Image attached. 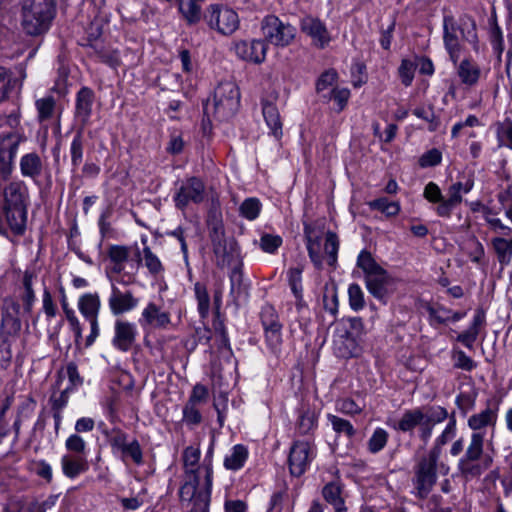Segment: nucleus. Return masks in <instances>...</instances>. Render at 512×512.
<instances>
[{"mask_svg":"<svg viewBox=\"0 0 512 512\" xmlns=\"http://www.w3.org/2000/svg\"><path fill=\"white\" fill-rule=\"evenodd\" d=\"M499 415V405H488L470 415L467 426L469 441L458 462V470L466 478L480 477L494 462L493 439Z\"/></svg>","mask_w":512,"mask_h":512,"instance_id":"obj_1","label":"nucleus"},{"mask_svg":"<svg viewBox=\"0 0 512 512\" xmlns=\"http://www.w3.org/2000/svg\"><path fill=\"white\" fill-rule=\"evenodd\" d=\"M201 451L188 446L183 451L184 481L179 489L182 506L190 512H208L213 484L210 459L199 464Z\"/></svg>","mask_w":512,"mask_h":512,"instance_id":"obj_2","label":"nucleus"},{"mask_svg":"<svg viewBox=\"0 0 512 512\" xmlns=\"http://www.w3.org/2000/svg\"><path fill=\"white\" fill-rule=\"evenodd\" d=\"M56 16V0H22L20 25L29 36L49 31Z\"/></svg>","mask_w":512,"mask_h":512,"instance_id":"obj_3","label":"nucleus"},{"mask_svg":"<svg viewBox=\"0 0 512 512\" xmlns=\"http://www.w3.org/2000/svg\"><path fill=\"white\" fill-rule=\"evenodd\" d=\"M357 266L365 275L367 290L377 299L383 300L388 295L387 286L391 279L386 272L372 257L371 253L362 250L357 257Z\"/></svg>","mask_w":512,"mask_h":512,"instance_id":"obj_4","label":"nucleus"},{"mask_svg":"<svg viewBox=\"0 0 512 512\" xmlns=\"http://www.w3.org/2000/svg\"><path fill=\"white\" fill-rule=\"evenodd\" d=\"M240 106V91L238 86L231 81L221 82L214 90L212 103L204 107L205 113L213 108L215 116L221 120L232 117Z\"/></svg>","mask_w":512,"mask_h":512,"instance_id":"obj_5","label":"nucleus"},{"mask_svg":"<svg viewBox=\"0 0 512 512\" xmlns=\"http://www.w3.org/2000/svg\"><path fill=\"white\" fill-rule=\"evenodd\" d=\"M260 29L267 45L271 44L277 48L290 46L297 35L295 26L272 14L262 19Z\"/></svg>","mask_w":512,"mask_h":512,"instance_id":"obj_6","label":"nucleus"},{"mask_svg":"<svg viewBox=\"0 0 512 512\" xmlns=\"http://www.w3.org/2000/svg\"><path fill=\"white\" fill-rule=\"evenodd\" d=\"M361 329L362 322L358 318L351 319L349 326L341 325L337 327L333 335V346L339 357L349 358L360 353L359 335Z\"/></svg>","mask_w":512,"mask_h":512,"instance_id":"obj_7","label":"nucleus"},{"mask_svg":"<svg viewBox=\"0 0 512 512\" xmlns=\"http://www.w3.org/2000/svg\"><path fill=\"white\" fill-rule=\"evenodd\" d=\"M204 19L209 28L224 36L232 35L240 26L238 13L224 4L209 5Z\"/></svg>","mask_w":512,"mask_h":512,"instance_id":"obj_8","label":"nucleus"},{"mask_svg":"<svg viewBox=\"0 0 512 512\" xmlns=\"http://www.w3.org/2000/svg\"><path fill=\"white\" fill-rule=\"evenodd\" d=\"M106 437L114 456L122 461L130 458L136 465L143 464V452L137 439H130L126 432L118 428L106 432Z\"/></svg>","mask_w":512,"mask_h":512,"instance_id":"obj_9","label":"nucleus"},{"mask_svg":"<svg viewBox=\"0 0 512 512\" xmlns=\"http://www.w3.org/2000/svg\"><path fill=\"white\" fill-rule=\"evenodd\" d=\"M135 261L130 259L132 247L125 245H110L107 255L112 264V271L117 274L128 275L132 278L138 272L141 263V251L137 245L134 247Z\"/></svg>","mask_w":512,"mask_h":512,"instance_id":"obj_10","label":"nucleus"},{"mask_svg":"<svg viewBox=\"0 0 512 512\" xmlns=\"http://www.w3.org/2000/svg\"><path fill=\"white\" fill-rule=\"evenodd\" d=\"M216 264L220 268L231 269V281L241 276L242 263L237 243L233 239H223L214 243Z\"/></svg>","mask_w":512,"mask_h":512,"instance_id":"obj_11","label":"nucleus"},{"mask_svg":"<svg viewBox=\"0 0 512 512\" xmlns=\"http://www.w3.org/2000/svg\"><path fill=\"white\" fill-rule=\"evenodd\" d=\"M316 456L314 444L309 440H296L293 442L288 457V466L291 475L299 477L310 467Z\"/></svg>","mask_w":512,"mask_h":512,"instance_id":"obj_12","label":"nucleus"},{"mask_svg":"<svg viewBox=\"0 0 512 512\" xmlns=\"http://www.w3.org/2000/svg\"><path fill=\"white\" fill-rule=\"evenodd\" d=\"M438 459L437 450L430 451L427 457L423 458L418 465L414 485L416 495L421 499L427 497L436 482V465Z\"/></svg>","mask_w":512,"mask_h":512,"instance_id":"obj_13","label":"nucleus"},{"mask_svg":"<svg viewBox=\"0 0 512 512\" xmlns=\"http://www.w3.org/2000/svg\"><path fill=\"white\" fill-rule=\"evenodd\" d=\"M205 198V185L197 177L182 181L173 195L176 208L184 211L192 204H199Z\"/></svg>","mask_w":512,"mask_h":512,"instance_id":"obj_14","label":"nucleus"},{"mask_svg":"<svg viewBox=\"0 0 512 512\" xmlns=\"http://www.w3.org/2000/svg\"><path fill=\"white\" fill-rule=\"evenodd\" d=\"M260 320L267 347L271 352L277 353L282 345V324L275 308L268 304L264 305L260 312Z\"/></svg>","mask_w":512,"mask_h":512,"instance_id":"obj_15","label":"nucleus"},{"mask_svg":"<svg viewBox=\"0 0 512 512\" xmlns=\"http://www.w3.org/2000/svg\"><path fill=\"white\" fill-rule=\"evenodd\" d=\"M232 49L239 59L260 64L266 59L268 46L263 39L239 40L234 42Z\"/></svg>","mask_w":512,"mask_h":512,"instance_id":"obj_16","label":"nucleus"},{"mask_svg":"<svg viewBox=\"0 0 512 512\" xmlns=\"http://www.w3.org/2000/svg\"><path fill=\"white\" fill-rule=\"evenodd\" d=\"M474 187V181L468 178L466 181H457L449 188L445 201L436 207V213L440 217L449 218L454 208H456L463 200V194L469 193Z\"/></svg>","mask_w":512,"mask_h":512,"instance_id":"obj_17","label":"nucleus"},{"mask_svg":"<svg viewBox=\"0 0 512 512\" xmlns=\"http://www.w3.org/2000/svg\"><path fill=\"white\" fill-rule=\"evenodd\" d=\"M300 29L311 38L312 44L319 48H326L332 41L330 32L326 25L318 18L306 16L300 21Z\"/></svg>","mask_w":512,"mask_h":512,"instance_id":"obj_18","label":"nucleus"},{"mask_svg":"<svg viewBox=\"0 0 512 512\" xmlns=\"http://www.w3.org/2000/svg\"><path fill=\"white\" fill-rule=\"evenodd\" d=\"M142 329H166L171 324V314L162 310L155 302H148L138 319Z\"/></svg>","mask_w":512,"mask_h":512,"instance_id":"obj_19","label":"nucleus"},{"mask_svg":"<svg viewBox=\"0 0 512 512\" xmlns=\"http://www.w3.org/2000/svg\"><path fill=\"white\" fill-rule=\"evenodd\" d=\"M138 336V329L135 323L124 319H117L114 324L113 346L122 351H129L134 345Z\"/></svg>","mask_w":512,"mask_h":512,"instance_id":"obj_20","label":"nucleus"},{"mask_svg":"<svg viewBox=\"0 0 512 512\" xmlns=\"http://www.w3.org/2000/svg\"><path fill=\"white\" fill-rule=\"evenodd\" d=\"M139 299L129 290L122 291L112 284L111 294L108 298V306L114 316L122 315L136 309Z\"/></svg>","mask_w":512,"mask_h":512,"instance_id":"obj_21","label":"nucleus"},{"mask_svg":"<svg viewBox=\"0 0 512 512\" xmlns=\"http://www.w3.org/2000/svg\"><path fill=\"white\" fill-rule=\"evenodd\" d=\"M424 409L415 408L407 410L399 419L396 429L402 432H412L418 427L419 437L427 443L429 440V428L425 425Z\"/></svg>","mask_w":512,"mask_h":512,"instance_id":"obj_22","label":"nucleus"},{"mask_svg":"<svg viewBox=\"0 0 512 512\" xmlns=\"http://www.w3.org/2000/svg\"><path fill=\"white\" fill-rule=\"evenodd\" d=\"M443 39L445 48L450 56V59L456 64L460 58V38L459 28L452 16H445L443 19Z\"/></svg>","mask_w":512,"mask_h":512,"instance_id":"obj_23","label":"nucleus"},{"mask_svg":"<svg viewBox=\"0 0 512 512\" xmlns=\"http://www.w3.org/2000/svg\"><path fill=\"white\" fill-rule=\"evenodd\" d=\"M480 207V212L487 225L488 233L492 236H511L512 227L503 223L498 217V213L488 206L477 204Z\"/></svg>","mask_w":512,"mask_h":512,"instance_id":"obj_24","label":"nucleus"},{"mask_svg":"<svg viewBox=\"0 0 512 512\" xmlns=\"http://www.w3.org/2000/svg\"><path fill=\"white\" fill-rule=\"evenodd\" d=\"M63 474L69 479H75L89 469L86 456L63 455L61 457Z\"/></svg>","mask_w":512,"mask_h":512,"instance_id":"obj_25","label":"nucleus"},{"mask_svg":"<svg viewBox=\"0 0 512 512\" xmlns=\"http://www.w3.org/2000/svg\"><path fill=\"white\" fill-rule=\"evenodd\" d=\"M94 103V92L88 88L83 87L79 90L76 96V117L86 125L89 122L92 107Z\"/></svg>","mask_w":512,"mask_h":512,"instance_id":"obj_26","label":"nucleus"},{"mask_svg":"<svg viewBox=\"0 0 512 512\" xmlns=\"http://www.w3.org/2000/svg\"><path fill=\"white\" fill-rule=\"evenodd\" d=\"M490 247L492 248L498 262L502 266L508 265L512 260V235L491 236Z\"/></svg>","mask_w":512,"mask_h":512,"instance_id":"obj_27","label":"nucleus"},{"mask_svg":"<svg viewBox=\"0 0 512 512\" xmlns=\"http://www.w3.org/2000/svg\"><path fill=\"white\" fill-rule=\"evenodd\" d=\"M77 307L86 320L98 318L101 309L99 294L94 292L81 295L78 299Z\"/></svg>","mask_w":512,"mask_h":512,"instance_id":"obj_28","label":"nucleus"},{"mask_svg":"<svg viewBox=\"0 0 512 512\" xmlns=\"http://www.w3.org/2000/svg\"><path fill=\"white\" fill-rule=\"evenodd\" d=\"M262 113L270 133L279 140L282 137V122L276 105L264 100L262 102Z\"/></svg>","mask_w":512,"mask_h":512,"instance_id":"obj_29","label":"nucleus"},{"mask_svg":"<svg viewBox=\"0 0 512 512\" xmlns=\"http://www.w3.org/2000/svg\"><path fill=\"white\" fill-rule=\"evenodd\" d=\"M304 234L309 257L315 267L320 269L324 259V256L321 252V240L319 236L314 233V230L308 225H305L304 227Z\"/></svg>","mask_w":512,"mask_h":512,"instance_id":"obj_30","label":"nucleus"},{"mask_svg":"<svg viewBox=\"0 0 512 512\" xmlns=\"http://www.w3.org/2000/svg\"><path fill=\"white\" fill-rule=\"evenodd\" d=\"M5 205L26 207L27 188L22 182H12L4 190Z\"/></svg>","mask_w":512,"mask_h":512,"instance_id":"obj_31","label":"nucleus"},{"mask_svg":"<svg viewBox=\"0 0 512 512\" xmlns=\"http://www.w3.org/2000/svg\"><path fill=\"white\" fill-rule=\"evenodd\" d=\"M4 212L10 229L17 235L22 234L26 227V207L4 206Z\"/></svg>","mask_w":512,"mask_h":512,"instance_id":"obj_32","label":"nucleus"},{"mask_svg":"<svg viewBox=\"0 0 512 512\" xmlns=\"http://www.w3.org/2000/svg\"><path fill=\"white\" fill-rule=\"evenodd\" d=\"M249 451L242 444L234 445L225 456L223 465L226 469L237 471L241 469L248 459Z\"/></svg>","mask_w":512,"mask_h":512,"instance_id":"obj_33","label":"nucleus"},{"mask_svg":"<svg viewBox=\"0 0 512 512\" xmlns=\"http://www.w3.org/2000/svg\"><path fill=\"white\" fill-rule=\"evenodd\" d=\"M457 74L463 84L473 86L479 81L481 70L473 61L464 59L457 67Z\"/></svg>","mask_w":512,"mask_h":512,"instance_id":"obj_34","label":"nucleus"},{"mask_svg":"<svg viewBox=\"0 0 512 512\" xmlns=\"http://www.w3.org/2000/svg\"><path fill=\"white\" fill-rule=\"evenodd\" d=\"M324 499L334 507L336 512H345L346 507L342 498V487L338 482L327 483L322 490Z\"/></svg>","mask_w":512,"mask_h":512,"instance_id":"obj_35","label":"nucleus"},{"mask_svg":"<svg viewBox=\"0 0 512 512\" xmlns=\"http://www.w3.org/2000/svg\"><path fill=\"white\" fill-rule=\"evenodd\" d=\"M43 164L38 154L28 153L20 159V170L24 177L36 178L42 173Z\"/></svg>","mask_w":512,"mask_h":512,"instance_id":"obj_36","label":"nucleus"},{"mask_svg":"<svg viewBox=\"0 0 512 512\" xmlns=\"http://www.w3.org/2000/svg\"><path fill=\"white\" fill-rule=\"evenodd\" d=\"M371 210L379 211L386 217H394L400 213L401 206L398 201H391L386 197H380L367 203Z\"/></svg>","mask_w":512,"mask_h":512,"instance_id":"obj_37","label":"nucleus"},{"mask_svg":"<svg viewBox=\"0 0 512 512\" xmlns=\"http://www.w3.org/2000/svg\"><path fill=\"white\" fill-rule=\"evenodd\" d=\"M456 432H457L456 418H455V415L452 414L449 417V421L446 424L444 430L435 439L434 447L430 451L437 450V457H440L442 447L445 444H447L448 442H450L456 436Z\"/></svg>","mask_w":512,"mask_h":512,"instance_id":"obj_38","label":"nucleus"},{"mask_svg":"<svg viewBox=\"0 0 512 512\" xmlns=\"http://www.w3.org/2000/svg\"><path fill=\"white\" fill-rule=\"evenodd\" d=\"M448 411L441 406H434L428 409H424L425 425L429 428V438L432 436L433 428L435 425L449 420Z\"/></svg>","mask_w":512,"mask_h":512,"instance_id":"obj_39","label":"nucleus"},{"mask_svg":"<svg viewBox=\"0 0 512 512\" xmlns=\"http://www.w3.org/2000/svg\"><path fill=\"white\" fill-rule=\"evenodd\" d=\"M153 276H158L164 272V266L159 257L154 254L149 246H144L141 252V261Z\"/></svg>","mask_w":512,"mask_h":512,"instance_id":"obj_40","label":"nucleus"},{"mask_svg":"<svg viewBox=\"0 0 512 512\" xmlns=\"http://www.w3.org/2000/svg\"><path fill=\"white\" fill-rule=\"evenodd\" d=\"M327 419L335 433L345 435L348 438H352L356 434V430L350 421L333 414H327Z\"/></svg>","mask_w":512,"mask_h":512,"instance_id":"obj_41","label":"nucleus"},{"mask_svg":"<svg viewBox=\"0 0 512 512\" xmlns=\"http://www.w3.org/2000/svg\"><path fill=\"white\" fill-rule=\"evenodd\" d=\"M388 432L383 428H376L367 442L368 451L376 454L384 449L388 442Z\"/></svg>","mask_w":512,"mask_h":512,"instance_id":"obj_42","label":"nucleus"},{"mask_svg":"<svg viewBox=\"0 0 512 512\" xmlns=\"http://www.w3.org/2000/svg\"><path fill=\"white\" fill-rule=\"evenodd\" d=\"M339 250V240L335 233L329 231L326 234L324 244V254L326 255L327 263L334 266L337 262V254Z\"/></svg>","mask_w":512,"mask_h":512,"instance_id":"obj_43","label":"nucleus"},{"mask_svg":"<svg viewBox=\"0 0 512 512\" xmlns=\"http://www.w3.org/2000/svg\"><path fill=\"white\" fill-rule=\"evenodd\" d=\"M196 1L189 0L186 3L181 1L179 4V10L189 24H195L201 18V8Z\"/></svg>","mask_w":512,"mask_h":512,"instance_id":"obj_44","label":"nucleus"},{"mask_svg":"<svg viewBox=\"0 0 512 512\" xmlns=\"http://www.w3.org/2000/svg\"><path fill=\"white\" fill-rule=\"evenodd\" d=\"M83 150H84V139L81 131H78L71 142L70 145V156H71V164L74 168L78 167L83 159Z\"/></svg>","mask_w":512,"mask_h":512,"instance_id":"obj_45","label":"nucleus"},{"mask_svg":"<svg viewBox=\"0 0 512 512\" xmlns=\"http://www.w3.org/2000/svg\"><path fill=\"white\" fill-rule=\"evenodd\" d=\"M65 448L76 456H86L87 443L79 434L70 435L65 441Z\"/></svg>","mask_w":512,"mask_h":512,"instance_id":"obj_46","label":"nucleus"},{"mask_svg":"<svg viewBox=\"0 0 512 512\" xmlns=\"http://www.w3.org/2000/svg\"><path fill=\"white\" fill-rule=\"evenodd\" d=\"M35 105L38 111L39 121L43 122L52 117L55 107V101L52 96L38 99Z\"/></svg>","mask_w":512,"mask_h":512,"instance_id":"obj_47","label":"nucleus"},{"mask_svg":"<svg viewBox=\"0 0 512 512\" xmlns=\"http://www.w3.org/2000/svg\"><path fill=\"white\" fill-rule=\"evenodd\" d=\"M260 210L261 203L256 198H248L240 206L241 215L250 221L259 216Z\"/></svg>","mask_w":512,"mask_h":512,"instance_id":"obj_48","label":"nucleus"},{"mask_svg":"<svg viewBox=\"0 0 512 512\" xmlns=\"http://www.w3.org/2000/svg\"><path fill=\"white\" fill-rule=\"evenodd\" d=\"M416 70V64L409 60L403 59L398 69V74L401 79V82L405 86H410L414 79V74Z\"/></svg>","mask_w":512,"mask_h":512,"instance_id":"obj_49","label":"nucleus"},{"mask_svg":"<svg viewBox=\"0 0 512 512\" xmlns=\"http://www.w3.org/2000/svg\"><path fill=\"white\" fill-rule=\"evenodd\" d=\"M349 304L352 310L359 311L364 308V293L358 284H351L348 288Z\"/></svg>","mask_w":512,"mask_h":512,"instance_id":"obj_50","label":"nucleus"},{"mask_svg":"<svg viewBox=\"0 0 512 512\" xmlns=\"http://www.w3.org/2000/svg\"><path fill=\"white\" fill-rule=\"evenodd\" d=\"M194 292L198 302L199 312L201 315H205L208 312L210 306V297L208 291L203 284L197 282L194 285Z\"/></svg>","mask_w":512,"mask_h":512,"instance_id":"obj_51","label":"nucleus"},{"mask_svg":"<svg viewBox=\"0 0 512 512\" xmlns=\"http://www.w3.org/2000/svg\"><path fill=\"white\" fill-rule=\"evenodd\" d=\"M168 235L176 238L180 242L181 252L183 253V259L185 262L186 267L188 268V271H191L190 264H189V258H188V246L186 242L187 229L179 226L175 230L168 232Z\"/></svg>","mask_w":512,"mask_h":512,"instance_id":"obj_52","label":"nucleus"},{"mask_svg":"<svg viewBox=\"0 0 512 512\" xmlns=\"http://www.w3.org/2000/svg\"><path fill=\"white\" fill-rule=\"evenodd\" d=\"M350 98V90L348 88H332L329 91V99L336 103V110L342 111Z\"/></svg>","mask_w":512,"mask_h":512,"instance_id":"obj_53","label":"nucleus"},{"mask_svg":"<svg viewBox=\"0 0 512 512\" xmlns=\"http://www.w3.org/2000/svg\"><path fill=\"white\" fill-rule=\"evenodd\" d=\"M288 281L294 296L300 299L302 297V270L299 268L289 269Z\"/></svg>","mask_w":512,"mask_h":512,"instance_id":"obj_54","label":"nucleus"},{"mask_svg":"<svg viewBox=\"0 0 512 512\" xmlns=\"http://www.w3.org/2000/svg\"><path fill=\"white\" fill-rule=\"evenodd\" d=\"M423 196L427 201L431 203H438V205L446 200L443 197L440 187L434 182H429L426 184L424 187Z\"/></svg>","mask_w":512,"mask_h":512,"instance_id":"obj_55","label":"nucleus"},{"mask_svg":"<svg viewBox=\"0 0 512 512\" xmlns=\"http://www.w3.org/2000/svg\"><path fill=\"white\" fill-rule=\"evenodd\" d=\"M454 366L456 368L471 371L476 367V363L462 350H455L453 352Z\"/></svg>","mask_w":512,"mask_h":512,"instance_id":"obj_56","label":"nucleus"},{"mask_svg":"<svg viewBox=\"0 0 512 512\" xmlns=\"http://www.w3.org/2000/svg\"><path fill=\"white\" fill-rule=\"evenodd\" d=\"M282 244V238L274 234H264L260 238V247L267 253H274Z\"/></svg>","mask_w":512,"mask_h":512,"instance_id":"obj_57","label":"nucleus"},{"mask_svg":"<svg viewBox=\"0 0 512 512\" xmlns=\"http://www.w3.org/2000/svg\"><path fill=\"white\" fill-rule=\"evenodd\" d=\"M336 411L347 414L355 415L362 411V408L352 399H339L335 403Z\"/></svg>","mask_w":512,"mask_h":512,"instance_id":"obj_58","label":"nucleus"},{"mask_svg":"<svg viewBox=\"0 0 512 512\" xmlns=\"http://www.w3.org/2000/svg\"><path fill=\"white\" fill-rule=\"evenodd\" d=\"M42 310L47 318V320H51L57 315V306L53 300V297L50 291L47 288H44L42 295Z\"/></svg>","mask_w":512,"mask_h":512,"instance_id":"obj_59","label":"nucleus"},{"mask_svg":"<svg viewBox=\"0 0 512 512\" xmlns=\"http://www.w3.org/2000/svg\"><path fill=\"white\" fill-rule=\"evenodd\" d=\"M413 114L416 117L427 121L429 123L428 129L430 131H435L438 128L439 121L435 117V114H434V111L432 108L419 107L413 111Z\"/></svg>","mask_w":512,"mask_h":512,"instance_id":"obj_60","label":"nucleus"},{"mask_svg":"<svg viewBox=\"0 0 512 512\" xmlns=\"http://www.w3.org/2000/svg\"><path fill=\"white\" fill-rule=\"evenodd\" d=\"M337 73L334 70H328L324 72L318 79L316 84L317 92L322 93L328 89H332L336 83Z\"/></svg>","mask_w":512,"mask_h":512,"instance_id":"obj_61","label":"nucleus"},{"mask_svg":"<svg viewBox=\"0 0 512 512\" xmlns=\"http://www.w3.org/2000/svg\"><path fill=\"white\" fill-rule=\"evenodd\" d=\"M183 421L188 425H198L202 416L196 405L186 403L183 408Z\"/></svg>","mask_w":512,"mask_h":512,"instance_id":"obj_62","label":"nucleus"},{"mask_svg":"<svg viewBox=\"0 0 512 512\" xmlns=\"http://www.w3.org/2000/svg\"><path fill=\"white\" fill-rule=\"evenodd\" d=\"M441 160V152L438 149H431L420 157L419 165L423 168L433 167L440 164Z\"/></svg>","mask_w":512,"mask_h":512,"instance_id":"obj_63","label":"nucleus"},{"mask_svg":"<svg viewBox=\"0 0 512 512\" xmlns=\"http://www.w3.org/2000/svg\"><path fill=\"white\" fill-rule=\"evenodd\" d=\"M208 399V389L202 384H196L191 392V395L187 403L192 405H198L206 402Z\"/></svg>","mask_w":512,"mask_h":512,"instance_id":"obj_64","label":"nucleus"}]
</instances>
